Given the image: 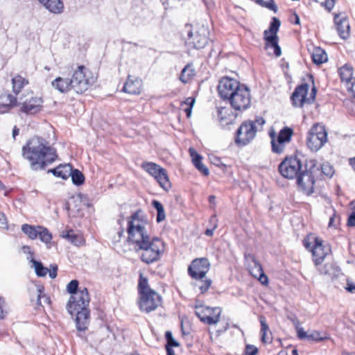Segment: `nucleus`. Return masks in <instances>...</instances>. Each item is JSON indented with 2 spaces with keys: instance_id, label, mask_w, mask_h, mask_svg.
Segmentation results:
<instances>
[{
  "instance_id": "nucleus-1",
  "label": "nucleus",
  "mask_w": 355,
  "mask_h": 355,
  "mask_svg": "<svg viewBox=\"0 0 355 355\" xmlns=\"http://www.w3.org/2000/svg\"><path fill=\"white\" fill-rule=\"evenodd\" d=\"M128 223V240L137 251H141V261L148 264L157 261L165 250L164 243L157 237L150 238L146 229L148 223L141 217V211L132 214Z\"/></svg>"
},
{
  "instance_id": "nucleus-2",
  "label": "nucleus",
  "mask_w": 355,
  "mask_h": 355,
  "mask_svg": "<svg viewBox=\"0 0 355 355\" xmlns=\"http://www.w3.org/2000/svg\"><path fill=\"white\" fill-rule=\"evenodd\" d=\"M22 156L35 171L44 169L57 158L55 150L46 140L37 137L29 139L22 147Z\"/></svg>"
},
{
  "instance_id": "nucleus-3",
  "label": "nucleus",
  "mask_w": 355,
  "mask_h": 355,
  "mask_svg": "<svg viewBox=\"0 0 355 355\" xmlns=\"http://www.w3.org/2000/svg\"><path fill=\"white\" fill-rule=\"evenodd\" d=\"M319 173L317 161L310 159L306 162L304 166L301 160L295 157H290V179L296 178L297 187L306 195L313 193L315 179Z\"/></svg>"
},
{
  "instance_id": "nucleus-4",
  "label": "nucleus",
  "mask_w": 355,
  "mask_h": 355,
  "mask_svg": "<svg viewBox=\"0 0 355 355\" xmlns=\"http://www.w3.org/2000/svg\"><path fill=\"white\" fill-rule=\"evenodd\" d=\"M90 296L87 288H80L75 295H71L67 309L71 315H76V328L80 331H84L87 329L89 323Z\"/></svg>"
},
{
  "instance_id": "nucleus-5",
  "label": "nucleus",
  "mask_w": 355,
  "mask_h": 355,
  "mask_svg": "<svg viewBox=\"0 0 355 355\" xmlns=\"http://www.w3.org/2000/svg\"><path fill=\"white\" fill-rule=\"evenodd\" d=\"M265 123L263 117H257L254 121L243 122L236 131V144L240 146L250 144L254 139L257 132L262 130Z\"/></svg>"
},
{
  "instance_id": "nucleus-6",
  "label": "nucleus",
  "mask_w": 355,
  "mask_h": 355,
  "mask_svg": "<svg viewBox=\"0 0 355 355\" xmlns=\"http://www.w3.org/2000/svg\"><path fill=\"white\" fill-rule=\"evenodd\" d=\"M183 33L187 35L186 45L189 48L200 49L208 43L209 31L204 25L197 26L193 28L190 24H187Z\"/></svg>"
},
{
  "instance_id": "nucleus-7",
  "label": "nucleus",
  "mask_w": 355,
  "mask_h": 355,
  "mask_svg": "<svg viewBox=\"0 0 355 355\" xmlns=\"http://www.w3.org/2000/svg\"><path fill=\"white\" fill-rule=\"evenodd\" d=\"M280 24V20L273 17L269 28L264 31L263 39L265 40V49L270 55H274L276 57H279L282 55V50L278 44L279 38L277 36Z\"/></svg>"
},
{
  "instance_id": "nucleus-8",
  "label": "nucleus",
  "mask_w": 355,
  "mask_h": 355,
  "mask_svg": "<svg viewBox=\"0 0 355 355\" xmlns=\"http://www.w3.org/2000/svg\"><path fill=\"white\" fill-rule=\"evenodd\" d=\"M72 89L78 94L86 92L95 82L92 72L83 65L78 66L71 76Z\"/></svg>"
},
{
  "instance_id": "nucleus-9",
  "label": "nucleus",
  "mask_w": 355,
  "mask_h": 355,
  "mask_svg": "<svg viewBox=\"0 0 355 355\" xmlns=\"http://www.w3.org/2000/svg\"><path fill=\"white\" fill-rule=\"evenodd\" d=\"M327 141V132L324 125L316 123L309 131L306 143L311 150L317 152Z\"/></svg>"
},
{
  "instance_id": "nucleus-10",
  "label": "nucleus",
  "mask_w": 355,
  "mask_h": 355,
  "mask_svg": "<svg viewBox=\"0 0 355 355\" xmlns=\"http://www.w3.org/2000/svg\"><path fill=\"white\" fill-rule=\"evenodd\" d=\"M231 107L236 112H242L251 106L252 96L250 89L243 85L227 100Z\"/></svg>"
},
{
  "instance_id": "nucleus-11",
  "label": "nucleus",
  "mask_w": 355,
  "mask_h": 355,
  "mask_svg": "<svg viewBox=\"0 0 355 355\" xmlns=\"http://www.w3.org/2000/svg\"><path fill=\"white\" fill-rule=\"evenodd\" d=\"M309 87L307 83H303L295 89L291 98L295 107H301L304 103L310 104L314 101L317 89L313 86L310 94H308Z\"/></svg>"
},
{
  "instance_id": "nucleus-12",
  "label": "nucleus",
  "mask_w": 355,
  "mask_h": 355,
  "mask_svg": "<svg viewBox=\"0 0 355 355\" xmlns=\"http://www.w3.org/2000/svg\"><path fill=\"white\" fill-rule=\"evenodd\" d=\"M195 313L202 322L207 324H215L219 321L221 309L219 307L211 308L203 305H196Z\"/></svg>"
},
{
  "instance_id": "nucleus-13",
  "label": "nucleus",
  "mask_w": 355,
  "mask_h": 355,
  "mask_svg": "<svg viewBox=\"0 0 355 355\" xmlns=\"http://www.w3.org/2000/svg\"><path fill=\"white\" fill-rule=\"evenodd\" d=\"M245 265L249 272L263 285H267L268 278L263 272L260 263L257 260L255 256L252 254H245Z\"/></svg>"
},
{
  "instance_id": "nucleus-14",
  "label": "nucleus",
  "mask_w": 355,
  "mask_h": 355,
  "mask_svg": "<svg viewBox=\"0 0 355 355\" xmlns=\"http://www.w3.org/2000/svg\"><path fill=\"white\" fill-rule=\"evenodd\" d=\"M244 85L241 84L236 79L223 77L219 81L218 92L220 96L224 100H228L235 92Z\"/></svg>"
},
{
  "instance_id": "nucleus-15",
  "label": "nucleus",
  "mask_w": 355,
  "mask_h": 355,
  "mask_svg": "<svg viewBox=\"0 0 355 355\" xmlns=\"http://www.w3.org/2000/svg\"><path fill=\"white\" fill-rule=\"evenodd\" d=\"M210 268V263L207 258L194 259L188 268V273L193 279L205 278Z\"/></svg>"
},
{
  "instance_id": "nucleus-16",
  "label": "nucleus",
  "mask_w": 355,
  "mask_h": 355,
  "mask_svg": "<svg viewBox=\"0 0 355 355\" xmlns=\"http://www.w3.org/2000/svg\"><path fill=\"white\" fill-rule=\"evenodd\" d=\"M161 303L162 297L155 291L144 293L139 297V308L146 313L155 310Z\"/></svg>"
},
{
  "instance_id": "nucleus-17",
  "label": "nucleus",
  "mask_w": 355,
  "mask_h": 355,
  "mask_svg": "<svg viewBox=\"0 0 355 355\" xmlns=\"http://www.w3.org/2000/svg\"><path fill=\"white\" fill-rule=\"evenodd\" d=\"M21 231L31 239H35L37 237L41 241L49 243L52 239V235L49 230L42 226H33L24 224L21 227Z\"/></svg>"
},
{
  "instance_id": "nucleus-18",
  "label": "nucleus",
  "mask_w": 355,
  "mask_h": 355,
  "mask_svg": "<svg viewBox=\"0 0 355 355\" xmlns=\"http://www.w3.org/2000/svg\"><path fill=\"white\" fill-rule=\"evenodd\" d=\"M306 249H311L313 256V260L315 265L320 264L325 257L330 252L329 246L324 245L323 241L319 238L314 239V244L313 246L310 243H304Z\"/></svg>"
},
{
  "instance_id": "nucleus-19",
  "label": "nucleus",
  "mask_w": 355,
  "mask_h": 355,
  "mask_svg": "<svg viewBox=\"0 0 355 355\" xmlns=\"http://www.w3.org/2000/svg\"><path fill=\"white\" fill-rule=\"evenodd\" d=\"M269 136L271 139L272 150L274 153L280 154L285 148V142L288 141V127H284L279 133L277 140L276 133L272 128L269 131Z\"/></svg>"
},
{
  "instance_id": "nucleus-20",
  "label": "nucleus",
  "mask_w": 355,
  "mask_h": 355,
  "mask_svg": "<svg viewBox=\"0 0 355 355\" xmlns=\"http://www.w3.org/2000/svg\"><path fill=\"white\" fill-rule=\"evenodd\" d=\"M334 22L337 31L342 39H347L349 35V23L344 14H336L334 16Z\"/></svg>"
},
{
  "instance_id": "nucleus-21",
  "label": "nucleus",
  "mask_w": 355,
  "mask_h": 355,
  "mask_svg": "<svg viewBox=\"0 0 355 355\" xmlns=\"http://www.w3.org/2000/svg\"><path fill=\"white\" fill-rule=\"evenodd\" d=\"M42 103L43 101L41 98L31 97L23 103L21 110L26 114H34L41 110Z\"/></svg>"
},
{
  "instance_id": "nucleus-22",
  "label": "nucleus",
  "mask_w": 355,
  "mask_h": 355,
  "mask_svg": "<svg viewBox=\"0 0 355 355\" xmlns=\"http://www.w3.org/2000/svg\"><path fill=\"white\" fill-rule=\"evenodd\" d=\"M142 81L138 77L129 75L125 83L123 91L130 94H139L141 91Z\"/></svg>"
},
{
  "instance_id": "nucleus-23",
  "label": "nucleus",
  "mask_w": 355,
  "mask_h": 355,
  "mask_svg": "<svg viewBox=\"0 0 355 355\" xmlns=\"http://www.w3.org/2000/svg\"><path fill=\"white\" fill-rule=\"evenodd\" d=\"M50 12L59 15L63 12L64 6L62 0H38Z\"/></svg>"
},
{
  "instance_id": "nucleus-24",
  "label": "nucleus",
  "mask_w": 355,
  "mask_h": 355,
  "mask_svg": "<svg viewBox=\"0 0 355 355\" xmlns=\"http://www.w3.org/2000/svg\"><path fill=\"white\" fill-rule=\"evenodd\" d=\"M0 101V113H5L17 105L16 98L10 94L1 95Z\"/></svg>"
},
{
  "instance_id": "nucleus-25",
  "label": "nucleus",
  "mask_w": 355,
  "mask_h": 355,
  "mask_svg": "<svg viewBox=\"0 0 355 355\" xmlns=\"http://www.w3.org/2000/svg\"><path fill=\"white\" fill-rule=\"evenodd\" d=\"M52 86L62 93L67 92L70 89H72V80L68 78H64L58 77L55 79L52 83Z\"/></svg>"
},
{
  "instance_id": "nucleus-26",
  "label": "nucleus",
  "mask_w": 355,
  "mask_h": 355,
  "mask_svg": "<svg viewBox=\"0 0 355 355\" xmlns=\"http://www.w3.org/2000/svg\"><path fill=\"white\" fill-rule=\"evenodd\" d=\"M189 154L192 158V162L196 168L205 175L209 174L208 168L202 163V157L192 148H189Z\"/></svg>"
},
{
  "instance_id": "nucleus-27",
  "label": "nucleus",
  "mask_w": 355,
  "mask_h": 355,
  "mask_svg": "<svg viewBox=\"0 0 355 355\" xmlns=\"http://www.w3.org/2000/svg\"><path fill=\"white\" fill-rule=\"evenodd\" d=\"M261 322V340L264 343H270L272 342V334L269 329V327L266 323V318L261 316L259 318Z\"/></svg>"
},
{
  "instance_id": "nucleus-28",
  "label": "nucleus",
  "mask_w": 355,
  "mask_h": 355,
  "mask_svg": "<svg viewBox=\"0 0 355 355\" xmlns=\"http://www.w3.org/2000/svg\"><path fill=\"white\" fill-rule=\"evenodd\" d=\"M71 168L72 166L70 164L60 165L50 171L53 173L54 175L67 180L70 177V175H71Z\"/></svg>"
},
{
  "instance_id": "nucleus-29",
  "label": "nucleus",
  "mask_w": 355,
  "mask_h": 355,
  "mask_svg": "<svg viewBox=\"0 0 355 355\" xmlns=\"http://www.w3.org/2000/svg\"><path fill=\"white\" fill-rule=\"evenodd\" d=\"M230 110L226 107H221L218 110V119L223 125L232 123L236 115L230 114Z\"/></svg>"
},
{
  "instance_id": "nucleus-30",
  "label": "nucleus",
  "mask_w": 355,
  "mask_h": 355,
  "mask_svg": "<svg viewBox=\"0 0 355 355\" xmlns=\"http://www.w3.org/2000/svg\"><path fill=\"white\" fill-rule=\"evenodd\" d=\"M141 166L155 179L157 178L158 175L160 174L162 171L164 169V168L153 162H144Z\"/></svg>"
},
{
  "instance_id": "nucleus-31",
  "label": "nucleus",
  "mask_w": 355,
  "mask_h": 355,
  "mask_svg": "<svg viewBox=\"0 0 355 355\" xmlns=\"http://www.w3.org/2000/svg\"><path fill=\"white\" fill-rule=\"evenodd\" d=\"M63 237L67 239L69 242L76 246L83 245L85 239L81 234H76L73 230H69Z\"/></svg>"
},
{
  "instance_id": "nucleus-32",
  "label": "nucleus",
  "mask_w": 355,
  "mask_h": 355,
  "mask_svg": "<svg viewBox=\"0 0 355 355\" xmlns=\"http://www.w3.org/2000/svg\"><path fill=\"white\" fill-rule=\"evenodd\" d=\"M195 70L191 64H188L182 70L180 80L183 83H189L194 76Z\"/></svg>"
},
{
  "instance_id": "nucleus-33",
  "label": "nucleus",
  "mask_w": 355,
  "mask_h": 355,
  "mask_svg": "<svg viewBox=\"0 0 355 355\" xmlns=\"http://www.w3.org/2000/svg\"><path fill=\"white\" fill-rule=\"evenodd\" d=\"M312 59L314 63L320 64L327 60V55L321 48H315L312 53Z\"/></svg>"
},
{
  "instance_id": "nucleus-34",
  "label": "nucleus",
  "mask_w": 355,
  "mask_h": 355,
  "mask_svg": "<svg viewBox=\"0 0 355 355\" xmlns=\"http://www.w3.org/2000/svg\"><path fill=\"white\" fill-rule=\"evenodd\" d=\"M317 166L319 168V173L318 174V177L319 175H323L327 178H331L335 173L333 166L327 162H324L320 165L317 164Z\"/></svg>"
},
{
  "instance_id": "nucleus-35",
  "label": "nucleus",
  "mask_w": 355,
  "mask_h": 355,
  "mask_svg": "<svg viewBox=\"0 0 355 355\" xmlns=\"http://www.w3.org/2000/svg\"><path fill=\"white\" fill-rule=\"evenodd\" d=\"M339 75L343 82L345 83L349 81L353 77V68L349 64H345L339 69Z\"/></svg>"
},
{
  "instance_id": "nucleus-36",
  "label": "nucleus",
  "mask_w": 355,
  "mask_h": 355,
  "mask_svg": "<svg viewBox=\"0 0 355 355\" xmlns=\"http://www.w3.org/2000/svg\"><path fill=\"white\" fill-rule=\"evenodd\" d=\"M160 187L165 191L169 190L171 187L166 171L164 168L162 173L155 178Z\"/></svg>"
},
{
  "instance_id": "nucleus-37",
  "label": "nucleus",
  "mask_w": 355,
  "mask_h": 355,
  "mask_svg": "<svg viewBox=\"0 0 355 355\" xmlns=\"http://www.w3.org/2000/svg\"><path fill=\"white\" fill-rule=\"evenodd\" d=\"M194 280V286L197 287L202 294L206 293L208 291L212 283L211 280L210 279H207L206 277L200 279H199Z\"/></svg>"
},
{
  "instance_id": "nucleus-38",
  "label": "nucleus",
  "mask_w": 355,
  "mask_h": 355,
  "mask_svg": "<svg viewBox=\"0 0 355 355\" xmlns=\"http://www.w3.org/2000/svg\"><path fill=\"white\" fill-rule=\"evenodd\" d=\"M13 92L18 94L28 83V81L21 76H17L12 80Z\"/></svg>"
},
{
  "instance_id": "nucleus-39",
  "label": "nucleus",
  "mask_w": 355,
  "mask_h": 355,
  "mask_svg": "<svg viewBox=\"0 0 355 355\" xmlns=\"http://www.w3.org/2000/svg\"><path fill=\"white\" fill-rule=\"evenodd\" d=\"M152 205L157 211V218H156L157 222L160 223V222L163 221L166 218V215H165L164 207L162 205V203L157 200H154L152 202Z\"/></svg>"
},
{
  "instance_id": "nucleus-40",
  "label": "nucleus",
  "mask_w": 355,
  "mask_h": 355,
  "mask_svg": "<svg viewBox=\"0 0 355 355\" xmlns=\"http://www.w3.org/2000/svg\"><path fill=\"white\" fill-rule=\"evenodd\" d=\"M296 331L297 336L300 340H305L306 337H307V332L304 330V329L301 327V323L298 320L297 318H294L291 319Z\"/></svg>"
},
{
  "instance_id": "nucleus-41",
  "label": "nucleus",
  "mask_w": 355,
  "mask_h": 355,
  "mask_svg": "<svg viewBox=\"0 0 355 355\" xmlns=\"http://www.w3.org/2000/svg\"><path fill=\"white\" fill-rule=\"evenodd\" d=\"M71 177L72 182L76 185H81L84 183L85 177L84 175L78 169L71 168Z\"/></svg>"
},
{
  "instance_id": "nucleus-42",
  "label": "nucleus",
  "mask_w": 355,
  "mask_h": 355,
  "mask_svg": "<svg viewBox=\"0 0 355 355\" xmlns=\"http://www.w3.org/2000/svg\"><path fill=\"white\" fill-rule=\"evenodd\" d=\"M138 291L139 295L144 294V293L150 292L153 290L148 287V280L141 274L139 276L138 284Z\"/></svg>"
},
{
  "instance_id": "nucleus-43",
  "label": "nucleus",
  "mask_w": 355,
  "mask_h": 355,
  "mask_svg": "<svg viewBox=\"0 0 355 355\" xmlns=\"http://www.w3.org/2000/svg\"><path fill=\"white\" fill-rule=\"evenodd\" d=\"M33 267L35 269V273L38 277H45L48 273L49 269L44 267L42 263L36 260H33L31 262Z\"/></svg>"
},
{
  "instance_id": "nucleus-44",
  "label": "nucleus",
  "mask_w": 355,
  "mask_h": 355,
  "mask_svg": "<svg viewBox=\"0 0 355 355\" xmlns=\"http://www.w3.org/2000/svg\"><path fill=\"white\" fill-rule=\"evenodd\" d=\"M288 156H286L284 160L280 163L279 166V172L282 176L286 179L288 178Z\"/></svg>"
},
{
  "instance_id": "nucleus-45",
  "label": "nucleus",
  "mask_w": 355,
  "mask_h": 355,
  "mask_svg": "<svg viewBox=\"0 0 355 355\" xmlns=\"http://www.w3.org/2000/svg\"><path fill=\"white\" fill-rule=\"evenodd\" d=\"M78 281L73 279L71 280L67 286V291L69 293L71 294V295H75L79 291V288L81 287H78Z\"/></svg>"
},
{
  "instance_id": "nucleus-46",
  "label": "nucleus",
  "mask_w": 355,
  "mask_h": 355,
  "mask_svg": "<svg viewBox=\"0 0 355 355\" xmlns=\"http://www.w3.org/2000/svg\"><path fill=\"white\" fill-rule=\"evenodd\" d=\"M258 3L276 12L277 7L272 0H255Z\"/></svg>"
},
{
  "instance_id": "nucleus-47",
  "label": "nucleus",
  "mask_w": 355,
  "mask_h": 355,
  "mask_svg": "<svg viewBox=\"0 0 355 355\" xmlns=\"http://www.w3.org/2000/svg\"><path fill=\"white\" fill-rule=\"evenodd\" d=\"M347 91L351 93L352 96L355 97V78L345 83Z\"/></svg>"
},
{
  "instance_id": "nucleus-48",
  "label": "nucleus",
  "mask_w": 355,
  "mask_h": 355,
  "mask_svg": "<svg viewBox=\"0 0 355 355\" xmlns=\"http://www.w3.org/2000/svg\"><path fill=\"white\" fill-rule=\"evenodd\" d=\"M347 91L351 93L352 96L355 97V78L345 83Z\"/></svg>"
},
{
  "instance_id": "nucleus-49",
  "label": "nucleus",
  "mask_w": 355,
  "mask_h": 355,
  "mask_svg": "<svg viewBox=\"0 0 355 355\" xmlns=\"http://www.w3.org/2000/svg\"><path fill=\"white\" fill-rule=\"evenodd\" d=\"M305 340L319 341L322 340L323 338L320 337L318 331H313L311 334H307V337H306Z\"/></svg>"
},
{
  "instance_id": "nucleus-50",
  "label": "nucleus",
  "mask_w": 355,
  "mask_h": 355,
  "mask_svg": "<svg viewBox=\"0 0 355 355\" xmlns=\"http://www.w3.org/2000/svg\"><path fill=\"white\" fill-rule=\"evenodd\" d=\"M6 303L3 298L0 297V319H4L7 315V311L5 309Z\"/></svg>"
},
{
  "instance_id": "nucleus-51",
  "label": "nucleus",
  "mask_w": 355,
  "mask_h": 355,
  "mask_svg": "<svg viewBox=\"0 0 355 355\" xmlns=\"http://www.w3.org/2000/svg\"><path fill=\"white\" fill-rule=\"evenodd\" d=\"M216 220V216H211L210 221L214 223V225L212 228L206 230L205 234L207 236H211L213 235L214 230L217 227Z\"/></svg>"
},
{
  "instance_id": "nucleus-52",
  "label": "nucleus",
  "mask_w": 355,
  "mask_h": 355,
  "mask_svg": "<svg viewBox=\"0 0 355 355\" xmlns=\"http://www.w3.org/2000/svg\"><path fill=\"white\" fill-rule=\"evenodd\" d=\"M22 251L24 254H28L27 259L30 260L31 262H33V260H35L33 258V252H32L31 248L29 246H23Z\"/></svg>"
},
{
  "instance_id": "nucleus-53",
  "label": "nucleus",
  "mask_w": 355,
  "mask_h": 355,
  "mask_svg": "<svg viewBox=\"0 0 355 355\" xmlns=\"http://www.w3.org/2000/svg\"><path fill=\"white\" fill-rule=\"evenodd\" d=\"M257 353V348L253 345H247L245 350V355H255Z\"/></svg>"
},
{
  "instance_id": "nucleus-54",
  "label": "nucleus",
  "mask_w": 355,
  "mask_h": 355,
  "mask_svg": "<svg viewBox=\"0 0 355 355\" xmlns=\"http://www.w3.org/2000/svg\"><path fill=\"white\" fill-rule=\"evenodd\" d=\"M43 290H44V288L42 286H37V293H38V295H37V302H38V304H41L40 300H41L42 297H44L45 299V301L47 303H49V297H46L45 295H43V296L42 295Z\"/></svg>"
},
{
  "instance_id": "nucleus-55",
  "label": "nucleus",
  "mask_w": 355,
  "mask_h": 355,
  "mask_svg": "<svg viewBox=\"0 0 355 355\" xmlns=\"http://www.w3.org/2000/svg\"><path fill=\"white\" fill-rule=\"evenodd\" d=\"M58 266L56 265H51L49 269V277L51 279H55L57 276Z\"/></svg>"
},
{
  "instance_id": "nucleus-56",
  "label": "nucleus",
  "mask_w": 355,
  "mask_h": 355,
  "mask_svg": "<svg viewBox=\"0 0 355 355\" xmlns=\"http://www.w3.org/2000/svg\"><path fill=\"white\" fill-rule=\"evenodd\" d=\"M0 227L3 229L7 228L6 217L2 212H0Z\"/></svg>"
},
{
  "instance_id": "nucleus-57",
  "label": "nucleus",
  "mask_w": 355,
  "mask_h": 355,
  "mask_svg": "<svg viewBox=\"0 0 355 355\" xmlns=\"http://www.w3.org/2000/svg\"><path fill=\"white\" fill-rule=\"evenodd\" d=\"M290 22H293V24H295L296 25L300 24V17L295 12H294L292 15V16H290Z\"/></svg>"
},
{
  "instance_id": "nucleus-58",
  "label": "nucleus",
  "mask_w": 355,
  "mask_h": 355,
  "mask_svg": "<svg viewBox=\"0 0 355 355\" xmlns=\"http://www.w3.org/2000/svg\"><path fill=\"white\" fill-rule=\"evenodd\" d=\"M347 225L351 227L355 226V211H352L347 220Z\"/></svg>"
},
{
  "instance_id": "nucleus-59",
  "label": "nucleus",
  "mask_w": 355,
  "mask_h": 355,
  "mask_svg": "<svg viewBox=\"0 0 355 355\" xmlns=\"http://www.w3.org/2000/svg\"><path fill=\"white\" fill-rule=\"evenodd\" d=\"M345 289L350 293L355 291V284L349 280L347 281V286Z\"/></svg>"
},
{
  "instance_id": "nucleus-60",
  "label": "nucleus",
  "mask_w": 355,
  "mask_h": 355,
  "mask_svg": "<svg viewBox=\"0 0 355 355\" xmlns=\"http://www.w3.org/2000/svg\"><path fill=\"white\" fill-rule=\"evenodd\" d=\"M195 103V98L193 97H188L182 103V105H186L188 107H193Z\"/></svg>"
},
{
  "instance_id": "nucleus-61",
  "label": "nucleus",
  "mask_w": 355,
  "mask_h": 355,
  "mask_svg": "<svg viewBox=\"0 0 355 355\" xmlns=\"http://www.w3.org/2000/svg\"><path fill=\"white\" fill-rule=\"evenodd\" d=\"M181 0H166V1L164 3V4L165 5V8L167 9L169 7L172 8L175 2H179Z\"/></svg>"
},
{
  "instance_id": "nucleus-62",
  "label": "nucleus",
  "mask_w": 355,
  "mask_h": 355,
  "mask_svg": "<svg viewBox=\"0 0 355 355\" xmlns=\"http://www.w3.org/2000/svg\"><path fill=\"white\" fill-rule=\"evenodd\" d=\"M179 343L173 338L172 340H170L167 342V345L166 347H178Z\"/></svg>"
},
{
  "instance_id": "nucleus-63",
  "label": "nucleus",
  "mask_w": 355,
  "mask_h": 355,
  "mask_svg": "<svg viewBox=\"0 0 355 355\" xmlns=\"http://www.w3.org/2000/svg\"><path fill=\"white\" fill-rule=\"evenodd\" d=\"M282 70L284 73L285 76L288 75V63L286 62L282 64Z\"/></svg>"
},
{
  "instance_id": "nucleus-64",
  "label": "nucleus",
  "mask_w": 355,
  "mask_h": 355,
  "mask_svg": "<svg viewBox=\"0 0 355 355\" xmlns=\"http://www.w3.org/2000/svg\"><path fill=\"white\" fill-rule=\"evenodd\" d=\"M192 108H193V107L189 106L184 109V110L187 114V116L188 118H189L191 115Z\"/></svg>"
}]
</instances>
